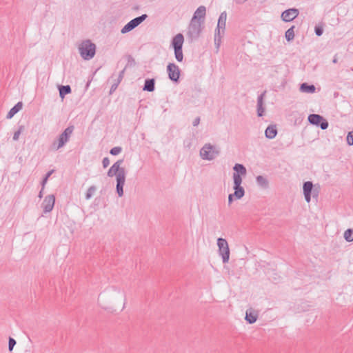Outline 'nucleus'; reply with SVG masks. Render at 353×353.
<instances>
[{"label":"nucleus","instance_id":"obj_7","mask_svg":"<svg viewBox=\"0 0 353 353\" xmlns=\"http://www.w3.org/2000/svg\"><path fill=\"white\" fill-rule=\"evenodd\" d=\"M217 246L219 248V254L222 257L223 263H226L230 259V248L228 241L223 238L217 239Z\"/></svg>","mask_w":353,"mask_h":353},{"label":"nucleus","instance_id":"obj_29","mask_svg":"<svg viewBox=\"0 0 353 353\" xmlns=\"http://www.w3.org/2000/svg\"><path fill=\"white\" fill-rule=\"evenodd\" d=\"M232 178H233V181H234V186L241 185V183H242L241 176H239V174H233Z\"/></svg>","mask_w":353,"mask_h":353},{"label":"nucleus","instance_id":"obj_45","mask_svg":"<svg viewBox=\"0 0 353 353\" xmlns=\"http://www.w3.org/2000/svg\"><path fill=\"white\" fill-rule=\"evenodd\" d=\"M47 181H48V179H46V178H45V177H44V178L43 179V180H42V182H41L42 190H43V189H44L45 185H46V183H47Z\"/></svg>","mask_w":353,"mask_h":353},{"label":"nucleus","instance_id":"obj_4","mask_svg":"<svg viewBox=\"0 0 353 353\" xmlns=\"http://www.w3.org/2000/svg\"><path fill=\"white\" fill-rule=\"evenodd\" d=\"M220 153V150L210 143L205 144L200 150V156L204 160L212 161Z\"/></svg>","mask_w":353,"mask_h":353},{"label":"nucleus","instance_id":"obj_18","mask_svg":"<svg viewBox=\"0 0 353 353\" xmlns=\"http://www.w3.org/2000/svg\"><path fill=\"white\" fill-rule=\"evenodd\" d=\"M23 108V103L21 101L18 102L14 107H12L8 112L6 118L8 119H12L18 112H19Z\"/></svg>","mask_w":353,"mask_h":353},{"label":"nucleus","instance_id":"obj_34","mask_svg":"<svg viewBox=\"0 0 353 353\" xmlns=\"http://www.w3.org/2000/svg\"><path fill=\"white\" fill-rule=\"evenodd\" d=\"M122 150V148L121 147H114L112 148L110 150V153L112 154V155H114V156H116L117 154H119Z\"/></svg>","mask_w":353,"mask_h":353},{"label":"nucleus","instance_id":"obj_49","mask_svg":"<svg viewBox=\"0 0 353 353\" xmlns=\"http://www.w3.org/2000/svg\"><path fill=\"white\" fill-rule=\"evenodd\" d=\"M116 290L118 291L119 292H120L119 289H116Z\"/></svg>","mask_w":353,"mask_h":353},{"label":"nucleus","instance_id":"obj_28","mask_svg":"<svg viewBox=\"0 0 353 353\" xmlns=\"http://www.w3.org/2000/svg\"><path fill=\"white\" fill-rule=\"evenodd\" d=\"M174 56L177 61L181 62L183 59V54L182 49H174Z\"/></svg>","mask_w":353,"mask_h":353},{"label":"nucleus","instance_id":"obj_23","mask_svg":"<svg viewBox=\"0 0 353 353\" xmlns=\"http://www.w3.org/2000/svg\"><path fill=\"white\" fill-rule=\"evenodd\" d=\"M233 189L234 190L233 195L236 199H240L245 195V190L241 185L233 186Z\"/></svg>","mask_w":353,"mask_h":353},{"label":"nucleus","instance_id":"obj_33","mask_svg":"<svg viewBox=\"0 0 353 353\" xmlns=\"http://www.w3.org/2000/svg\"><path fill=\"white\" fill-rule=\"evenodd\" d=\"M133 30V28L132 26L129 23V22L125 24L123 28L121 29V32L122 34H125V33H128L130 31L132 30Z\"/></svg>","mask_w":353,"mask_h":353},{"label":"nucleus","instance_id":"obj_8","mask_svg":"<svg viewBox=\"0 0 353 353\" xmlns=\"http://www.w3.org/2000/svg\"><path fill=\"white\" fill-rule=\"evenodd\" d=\"M308 121L310 123L319 126L322 130H325L328 128V122L322 116L316 114H311L308 116Z\"/></svg>","mask_w":353,"mask_h":353},{"label":"nucleus","instance_id":"obj_30","mask_svg":"<svg viewBox=\"0 0 353 353\" xmlns=\"http://www.w3.org/2000/svg\"><path fill=\"white\" fill-rule=\"evenodd\" d=\"M24 130H25L24 125L19 126L18 130L14 133L13 138H12L13 140L18 141L20 134L24 131Z\"/></svg>","mask_w":353,"mask_h":353},{"label":"nucleus","instance_id":"obj_42","mask_svg":"<svg viewBox=\"0 0 353 353\" xmlns=\"http://www.w3.org/2000/svg\"><path fill=\"white\" fill-rule=\"evenodd\" d=\"M199 123H200V117H198L194 119L192 124L194 126H196L199 124Z\"/></svg>","mask_w":353,"mask_h":353},{"label":"nucleus","instance_id":"obj_12","mask_svg":"<svg viewBox=\"0 0 353 353\" xmlns=\"http://www.w3.org/2000/svg\"><path fill=\"white\" fill-rule=\"evenodd\" d=\"M259 316V312L252 307L248 308L245 312V321L250 323L252 324L255 323Z\"/></svg>","mask_w":353,"mask_h":353},{"label":"nucleus","instance_id":"obj_26","mask_svg":"<svg viewBox=\"0 0 353 353\" xmlns=\"http://www.w3.org/2000/svg\"><path fill=\"white\" fill-rule=\"evenodd\" d=\"M294 26H292L285 33V37L288 41H292L294 38Z\"/></svg>","mask_w":353,"mask_h":353},{"label":"nucleus","instance_id":"obj_46","mask_svg":"<svg viewBox=\"0 0 353 353\" xmlns=\"http://www.w3.org/2000/svg\"><path fill=\"white\" fill-rule=\"evenodd\" d=\"M43 190H42V189H41V191L39 192V197L40 199H41V198H42V196H43Z\"/></svg>","mask_w":353,"mask_h":353},{"label":"nucleus","instance_id":"obj_32","mask_svg":"<svg viewBox=\"0 0 353 353\" xmlns=\"http://www.w3.org/2000/svg\"><path fill=\"white\" fill-rule=\"evenodd\" d=\"M127 59H128V63L125 67V68H131L136 65V61H135L134 59L131 55H128Z\"/></svg>","mask_w":353,"mask_h":353},{"label":"nucleus","instance_id":"obj_43","mask_svg":"<svg viewBox=\"0 0 353 353\" xmlns=\"http://www.w3.org/2000/svg\"><path fill=\"white\" fill-rule=\"evenodd\" d=\"M234 197V195L233 194H230L228 196V204L230 205L233 201V198Z\"/></svg>","mask_w":353,"mask_h":353},{"label":"nucleus","instance_id":"obj_31","mask_svg":"<svg viewBox=\"0 0 353 353\" xmlns=\"http://www.w3.org/2000/svg\"><path fill=\"white\" fill-rule=\"evenodd\" d=\"M96 190L97 188L94 185L90 186L85 194V199L87 200L90 199L96 192Z\"/></svg>","mask_w":353,"mask_h":353},{"label":"nucleus","instance_id":"obj_47","mask_svg":"<svg viewBox=\"0 0 353 353\" xmlns=\"http://www.w3.org/2000/svg\"><path fill=\"white\" fill-rule=\"evenodd\" d=\"M337 61H338V59H337L336 57L335 56V57H334L333 60H332V62H333L334 63H337Z\"/></svg>","mask_w":353,"mask_h":353},{"label":"nucleus","instance_id":"obj_36","mask_svg":"<svg viewBox=\"0 0 353 353\" xmlns=\"http://www.w3.org/2000/svg\"><path fill=\"white\" fill-rule=\"evenodd\" d=\"M347 143L349 145H353V131L348 132L347 136Z\"/></svg>","mask_w":353,"mask_h":353},{"label":"nucleus","instance_id":"obj_38","mask_svg":"<svg viewBox=\"0 0 353 353\" xmlns=\"http://www.w3.org/2000/svg\"><path fill=\"white\" fill-rule=\"evenodd\" d=\"M319 186H316L314 185L313 189H312V197L313 198H317L318 196H319Z\"/></svg>","mask_w":353,"mask_h":353},{"label":"nucleus","instance_id":"obj_16","mask_svg":"<svg viewBox=\"0 0 353 353\" xmlns=\"http://www.w3.org/2000/svg\"><path fill=\"white\" fill-rule=\"evenodd\" d=\"M266 92H263L261 94L257 99V115L258 117H262L263 115L265 108H263V98L265 95Z\"/></svg>","mask_w":353,"mask_h":353},{"label":"nucleus","instance_id":"obj_2","mask_svg":"<svg viewBox=\"0 0 353 353\" xmlns=\"http://www.w3.org/2000/svg\"><path fill=\"white\" fill-rule=\"evenodd\" d=\"M74 129V127L73 125H70L66 128L64 131L59 136L57 139L52 142L51 145L52 150H58L63 148L65 144L69 141Z\"/></svg>","mask_w":353,"mask_h":353},{"label":"nucleus","instance_id":"obj_20","mask_svg":"<svg viewBox=\"0 0 353 353\" xmlns=\"http://www.w3.org/2000/svg\"><path fill=\"white\" fill-rule=\"evenodd\" d=\"M148 15L146 14H143L139 17H137L132 19L130 21H129V23L132 26L133 29H134L139 25H140L145 19H146Z\"/></svg>","mask_w":353,"mask_h":353},{"label":"nucleus","instance_id":"obj_15","mask_svg":"<svg viewBox=\"0 0 353 353\" xmlns=\"http://www.w3.org/2000/svg\"><path fill=\"white\" fill-rule=\"evenodd\" d=\"M183 42V35L181 33H179L173 37L171 45L174 49H182Z\"/></svg>","mask_w":353,"mask_h":353},{"label":"nucleus","instance_id":"obj_27","mask_svg":"<svg viewBox=\"0 0 353 353\" xmlns=\"http://www.w3.org/2000/svg\"><path fill=\"white\" fill-rule=\"evenodd\" d=\"M343 236L346 241H353V229L349 228L346 230L344 232Z\"/></svg>","mask_w":353,"mask_h":353},{"label":"nucleus","instance_id":"obj_14","mask_svg":"<svg viewBox=\"0 0 353 353\" xmlns=\"http://www.w3.org/2000/svg\"><path fill=\"white\" fill-rule=\"evenodd\" d=\"M205 14V7L204 6H201L196 10L192 19H194V21H203V23H204Z\"/></svg>","mask_w":353,"mask_h":353},{"label":"nucleus","instance_id":"obj_5","mask_svg":"<svg viewBox=\"0 0 353 353\" xmlns=\"http://www.w3.org/2000/svg\"><path fill=\"white\" fill-rule=\"evenodd\" d=\"M203 23V21H194V19H191L188 30V37L191 41H195L200 37Z\"/></svg>","mask_w":353,"mask_h":353},{"label":"nucleus","instance_id":"obj_44","mask_svg":"<svg viewBox=\"0 0 353 353\" xmlns=\"http://www.w3.org/2000/svg\"><path fill=\"white\" fill-rule=\"evenodd\" d=\"M54 172V170H51L49 172H47V174L45 176V178L48 179L51 176V174Z\"/></svg>","mask_w":353,"mask_h":353},{"label":"nucleus","instance_id":"obj_24","mask_svg":"<svg viewBox=\"0 0 353 353\" xmlns=\"http://www.w3.org/2000/svg\"><path fill=\"white\" fill-rule=\"evenodd\" d=\"M256 181L257 184L260 187L263 188V189L268 188V187H269V182H268V179L265 177L259 175V176H256Z\"/></svg>","mask_w":353,"mask_h":353},{"label":"nucleus","instance_id":"obj_10","mask_svg":"<svg viewBox=\"0 0 353 353\" xmlns=\"http://www.w3.org/2000/svg\"><path fill=\"white\" fill-rule=\"evenodd\" d=\"M55 203V196L54 194L46 196L42 203L43 212L48 213L52 210Z\"/></svg>","mask_w":353,"mask_h":353},{"label":"nucleus","instance_id":"obj_41","mask_svg":"<svg viewBox=\"0 0 353 353\" xmlns=\"http://www.w3.org/2000/svg\"><path fill=\"white\" fill-rule=\"evenodd\" d=\"M119 83H120V82L117 81V83H114V84L112 85L110 91V94L112 93L117 88Z\"/></svg>","mask_w":353,"mask_h":353},{"label":"nucleus","instance_id":"obj_6","mask_svg":"<svg viewBox=\"0 0 353 353\" xmlns=\"http://www.w3.org/2000/svg\"><path fill=\"white\" fill-rule=\"evenodd\" d=\"M226 19H227V13L225 11L221 13L219 18L218 19L217 27L215 30L214 34V43L216 46V48H219L221 43V31L224 32L226 25Z\"/></svg>","mask_w":353,"mask_h":353},{"label":"nucleus","instance_id":"obj_13","mask_svg":"<svg viewBox=\"0 0 353 353\" xmlns=\"http://www.w3.org/2000/svg\"><path fill=\"white\" fill-rule=\"evenodd\" d=\"M314 185L311 181L304 182L303 185V194L306 202L310 203L311 201V196Z\"/></svg>","mask_w":353,"mask_h":353},{"label":"nucleus","instance_id":"obj_9","mask_svg":"<svg viewBox=\"0 0 353 353\" xmlns=\"http://www.w3.org/2000/svg\"><path fill=\"white\" fill-rule=\"evenodd\" d=\"M167 72L169 79L173 82H179L180 77V69L175 63H170L167 65Z\"/></svg>","mask_w":353,"mask_h":353},{"label":"nucleus","instance_id":"obj_48","mask_svg":"<svg viewBox=\"0 0 353 353\" xmlns=\"http://www.w3.org/2000/svg\"><path fill=\"white\" fill-rule=\"evenodd\" d=\"M186 146L190 148L191 146V142H188V143H187Z\"/></svg>","mask_w":353,"mask_h":353},{"label":"nucleus","instance_id":"obj_25","mask_svg":"<svg viewBox=\"0 0 353 353\" xmlns=\"http://www.w3.org/2000/svg\"><path fill=\"white\" fill-rule=\"evenodd\" d=\"M59 96L63 99L66 94H70L72 90L69 85H59Z\"/></svg>","mask_w":353,"mask_h":353},{"label":"nucleus","instance_id":"obj_3","mask_svg":"<svg viewBox=\"0 0 353 353\" xmlns=\"http://www.w3.org/2000/svg\"><path fill=\"white\" fill-rule=\"evenodd\" d=\"M79 53L85 60L92 59L96 52V46L90 40L83 41L79 47Z\"/></svg>","mask_w":353,"mask_h":353},{"label":"nucleus","instance_id":"obj_39","mask_svg":"<svg viewBox=\"0 0 353 353\" xmlns=\"http://www.w3.org/2000/svg\"><path fill=\"white\" fill-rule=\"evenodd\" d=\"M103 167L104 168H107L110 165V159L108 157L103 158L102 161Z\"/></svg>","mask_w":353,"mask_h":353},{"label":"nucleus","instance_id":"obj_37","mask_svg":"<svg viewBox=\"0 0 353 353\" xmlns=\"http://www.w3.org/2000/svg\"><path fill=\"white\" fill-rule=\"evenodd\" d=\"M314 32L316 36H321L323 32V29L321 26H316L314 28Z\"/></svg>","mask_w":353,"mask_h":353},{"label":"nucleus","instance_id":"obj_1","mask_svg":"<svg viewBox=\"0 0 353 353\" xmlns=\"http://www.w3.org/2000/svg\"><path fill=\"white\" fill-rule=\"evenodd\" d=\"M123 162V159L118 160L110 167L107 173L110 177L116 176V191L119 197L123 195V186L125 181V170L121 167Z\"/></svg>","mask_w":353,"mask_h":353},{"label":"nucleus","instance_id":"obj_40","mask_svg":"<svg viewBox=\"0 0 353 353\" xmlns=\"http://www.w3.org/2000/svg\"><path fill=\"white\" fill-rule=\"evenodd\" d=\"M125 68H124L119 73V77H118V80L117 81L119 82H121V80L123 79V77H124V73H125Z\"/></svg>","mask_w":353,"mask_h":353},{"label":"nucleus","instance_id":"obj_11","mask_svg":"<svg viewBox=\"0 0 353 353\" xmlns=\"http://www.w3.org/2000/svg\"><path fill=\"white\" fill-rule=\"evenodd\" d=\"M299 10L296 8H290L281 14L282 20L285 22L292 21L299 15Z\"/></svg>","mask_w":353,"mask_h":353},{"label":"nucleus","instance_id":"obj_35","mask_svg":"<svg viewBox=\"0 0 353 353\" xmlns=\"http://www.w3.org/2000/svg\"><path fill=\"white\" fill-rule=\"evenodd\" d=\"M17 342L15 341V339H14L12 337H9V340H8V350L10 352H11L14 345H16Z\"/></svg>","mask_w":353,"mask_h":353},{"label":"nucleus","instance_id":"obj_22","mask_svg":"<svg viewBox=\"0 0 353 353\" xmlns=\"http://www.w3.org/2000/svg\"><path fill=\"white\" fill-rule=\"evenodd\" d=\"M234 172L233 174H238L239 176H245L247 170L243 164L236 163L233 167Z\"/></svg>","mask_w":353,"mask_h":353},{"label":"nucleus","instance_id":"obj_17","mask_svg":"<svg viewBox=\"0 0 353 353\" xmlns=\"http://www.w3.org/2000/svg\"><path fill=\"white\" fill-rule=\"evenodd\" d=\"M277 134V129L275 125H269L265 130V136L269 139H274Z\"/></svg>","mask_w":353,"mask_h":353},{"label":"nucleus","instance_id":"obj_21","mask_svg":"<svg viewBox=\"0 0 353 353\" xmlns=\"http://www.w3.org/2000/svg\"><path fill=\"white\" fill-rule=\"evenodd\" d=\"M316 88L314 85H309L307 83H303L300 85V91L301 92L314 93Z\"/></svg>","mask_w":353,"mask_h":353},{"label":"nucleus","instance_id":"obj_19","mask_svg":"<svg viewBox=\"0 0 353 353\" xmlns=\"http://www.w3.org/2000/svg\"><path fill=\"white\" fill-rule=\"evenodd\" d=\"M155 89V79H146L145 80L143 90L148 92H153Z\"/></svg>","mask_w":353,"mask_h":353}]
</instances>
